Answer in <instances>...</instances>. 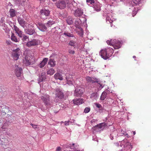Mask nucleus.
Instances as JSON below:
<instances>
[{"label":"nucleus","instance_id":"nucleus-1","mask_svg":"<svg viewBox=\"0 0 151 151\" xmlns=\"http://www.w3.org/2000/svg\"><path fill=\"white\" fill-rule=\"evenodd\" d=\"M113 52V49L110 47L107 49L101 50L99 52V55L102 58L106 60L111 57Z\"/></svg>","mask_w":151,"mask_h":151},{"label":"nucleus","instance_id":"nucleus-2","mask_svg":"<svg viewBox=\"0 0 151 151\" xmlns=\"http://www.w3.org/2000/svg\"><path fill=\"white\" fill-rule=\"evenodd\" d=\"M106 42L108 45L113 46L115 49L119 48L122 45V42L116 39H111L110 40H108Z\"/></svg>","mask_w":151,"mask_h":151},{"label":"nucleus","instance_id":"nucleus-3","mask_svg":"<svg viewBox=\"0 0 151 151\" xmlns=\"http://www.w3.org/2000/svg\"><path fill=\"white\" fill-rule=\"evenodd\" d=\"M69 3V0H59L56 2L55 5L58 8L63 9L65 8L66 5Z\"/></svg>","mask_w":151,"mask_h":151},{"label":"nucleus","instance_id":"nucleus-4","mask_svg":"<svg viewBox=\"0 0 151 151\" xmlns=\"http://www.w3.org/2000/svg\"><path fill=\"white\" fill-rule=\"evenodd\" d=\"M50 14V11L49 10L43 8L40 11V17L41 19L45 20L47 18Z\"/></svg>","mask_w":151,"mask_h":151},{"label":"nucleus","instance_id":"nucleus-5","mask_svg":"<svg viewBox=\"0 0 151 151\" xmlns=\"http://www.w3.org/2000/svg\"><path fill=\"white\" fill-rule=\"evenodd\" d=\"M24 29L25 33L28 35H32L36 33L35 29L32 24H28Z\"/></svg>","mask_w":151,"mask_h":151},{"label":"nucleus","instance_id":"nucleus-6","mask_svg":"<svg viewBox=\"0 0 151 151\" xmlns=\"http://www.w3.org/2000/svg\"><path fill=\"white\" fill-rule=\"evenodd\" d=\"M22 53L21 51L19 48L14 50L12 53L14 60H18L19 59V56L22 54Z\"/></svg>","mask_w":151,"mask_h":151},{"label":"nucleus","instance_id":"nucleus-7","mask_svg":"<svg viewBox=\"0 0 151 151\" xmlns=\"http://www.w3.org/2000/svg\"><path fill=\"white\" fill-rule=\"evenodd\" d=\"M107 126L106 123H102L93 127L92 129L95 132H99L103 130L105 127Z\"/></svg>","mask_w":151,"mask_h":151},{"label":"nucleus","instance_id":"nucleus-8","mask_svg":"<svg viewBox=\"0 0 151 151\" xmlns=\"http://www.w3.org/2000/svg\"><path fill=\"white\" fill-rule=\"evenodd\" d=\"M84 91V89L83 88L78 87L76 88L74 94L75 96L77 97L81 96L83 94Z\"/></svg>","mask_w":151,"mask_h":151},{"label":"nucleus","instance_id":"nucleus-9","mask_svg":"<svg viewBox=\"0 0 151 151\" xmlns=\"http://www.w3.org/2000/svg\"><path fill=\"white\" fill-rule=\"evenodd\" d=\"M41 99L46 106H48L50 105V102L49 96L48 95H46L42 96Z\"/></svg>","mask_w":151,"mask_h":151},{"label":"nucleus","instance_id":"nucleus-10","mask_svg":"<svg viewBox=\"0 0 151 151\" xmlns=\"http://www.w3.org/2000/svg\"><path fill=\"white\" fill-rule=\"evenodd\" d=\"M40 41L33 39L27 42L26 46L28 47H30L32 46H35L40 44Z\"/></svg>","mask_w":151,"mask_h":151},{"label":"nucleus","instance_id":"nucleus-11","mask_svg":"<svg viewBox=\"0 0 151 151\" xmlns=\"http://www.w3.org/2000/svg\"><path fill=\"white\" fill-rule=\"evenodd\" d=\"M81 23V21L80 19H76L75 22V26L78 28L80 30V34L81 36H82L83 34V29L80 26V24Z\"/></svg>","mask_w":151,"mask_h":151},{"label":"nucleus","instance_id":"nucleus-12","mask_svg":"<svg viewBox=\"0 0 151 151\" xmlns=\"http://www.w3.org/2000/svg\"><path fill=\"white\" fill-rule=\"evenodd\" d=\"M122 145L125 148L126 150H130L132 148V145L129 142H127V140H124L122 142Z\"/></svg>","mask_w":151,"mask_h":151},{"label":"nucleus","instance_id":"nucleus-13","mask_svg":"<svg viewBox=\"0 0 151 151\" xmlns=\"http://www.w3.org/2000/svg\"><path fill=\"white\" fill-rule=\"evenodd\" d=\"M23 63L26 66H28L33 64V63H32L30 61L29 56L27 55H25L24 58L23 60Z\"/></svg>","mask_w":151,"mask_h":151},{"label":"nucleus","instance_id":"nucleus-14","mask_svg":"<svg viewBox=\"0 0 151 151\" xmlns=\"http://www.w3.org/2000/svg\"><path fill=\"white\" fill-rule=\"evenodd\" d=\"M15 74L17 77H19L22 73V69L21 67H19L17 65H15Z\"/></svg>","mask_w":151,"mask_h":151},{"label":"nucleus","instance_id":"nucleus-15","mask_svg":"<svg viewBox=\"0 0 151 151\" xmlns=\"http://www.w3.org/2000/svg\"><path fill=\"white\" fill-rule=\"evenodd\" d=\"M17 19L20 25L24 29H25V28L26 27L27 25V22L24 21V19L21 18L19 17H17Z\"/></svg>","mask_w":151,"mask_h":151},{"label":"nucleus","instance_id":"nucleus-16","mask_svg":"<svg viewBox=\"0 0 151 151\" xmlns=\"http://www.w3.org/2000/svg\"><path fill=\"white\" fill-rule=\"evenodd\" d=\"M37 28L42 32H45L47 28L45 25L40 22H38L36 24Z\"/></svg>","mask_w":151,"mask_h":151},{"label":"nucleus","instance_id":"nucleus-17","mask_svg":"<svg viewBox=\"0 0 151 151\" xmlns=\"http://www.w3.org/2000/svg\"><path fill=\"white\" fill-rule=\"evenodd\" d=\"M55 95L56 97L59 99H62L64 96L63 93L59 88H57L55 90Z\"/></svg>","mask_w":151,"mask_h":151},{"label":"nucleus","instance_id":"nucleus-18","mask_svg":"<svg viewBox=\"0 0 151 151\" xmlns=\"http://www.w3.org/2000/svg\"><path fill=\"white\" fill-rule=\"evenodd\" d=\"M113 18L111 15V13H107L106 14V22L108 23H111L113 22ZM113 24H111V27H112Z\"/></svg>","mask_w":151,"mask_h":151},{"label":"nucleus","instance_id":"nucleus-19","mask_svg":"<svg viewBox=\"0 0 151 151\" xmlns=\"http://www.w3.org/2000/svg\"><path fill=\"white\" fill-rule=\"evenodd\" d=\"M86 80L88 83L90 84L96 82H98L97 79L93 77L87 76L86 78Z\"/></svg>","mask_w":151,"mask_h":151},{"label":"nucleus","instance_id":"nucleus-20","mask_svg":"<svg viewBox=\"0 0 151 151\" xmlns=\"http://www.w3.org/2000/svg\"><path fill=\"white\" fill-rule=\"evenodd\" d=\"M83 10L80 8H78L75 11L74 15L76 17H80L83 14Z\"/></svg>","mask_w":151,"mask_h":151},{"label":"nucleus","instance_id":"nucleus-21","mask_svg":"<svg viewBox=\"0 0 151 151\" xmlns=\"http://www.w3.org/2000/svg\"><path fill=\"white\" fill-rule=\"evenodd\" d=\"M14 30L15 31L16 33L18 36L20 37H22L23 35V32L15 25H14Z\"/></svg>","mask_w":151,"mask_h":151},{"label":"nucleus","instance_id":"nucleus-22","mask_svg":"<svg viewBox=\"0 0 151 151\" xmlns=\"http://www.w3.org/2000/svg\"><path fill=\"white\" fill-rule=\"evenodd\" d=\"M46 73L45 72H42L38 79V83L45 80L46 79Z\"/></svg>","mask_w":151,"mask_h":151},{"label":"nucleus","instance_id":"nucleus-23","mask_svg":"<svg viewBox=\"0 0 151 151\" xmlns=\"http://www.w3.org/2000/svg\"><path fill=\"white\" fill-rule=\"evenodd\" d=\"M73 101L75 105H78L83 103V99H76L73 100Z\"/></svg>","mask_w":151,"mask_h":151},{"label":"nucleus","instance_id":"nucleus-24","mask_svg":"<svg viewBox=\"0 0 151 151\" xmlns=\"http://www.w3.org/2000/svg\"><path fill=\"white\" fill-rule=\"evenodd\" d=\"M48 60V58H45L39 64V66L40 68H42L47 63Z\"/></svg>","mask_w":151,"mask_h":151},{"label":"nucleus","instance_id":"nucleus-25","mask_svg":"<svg viewBox=\"0 0 151 151\" xmlns=\"http://www.w3.org/2000/svg\"><path fill=\"white\" fill-rule=\"evenodd\" d=\"M95 10L96 11H99L101 10V6L99 2L95 3L93 6Z\"/></svg>","mask_w":151,"mask_h":151},{"label":"nucleus","instance_id":"nucleus-26","mask_svg":"<svg viewBox=\"0 0 151 151\" xmlns=\"http://www.w3.org/2000/svg\"><path fill=\"white\" fill-rule=\"evenodd\" d=\"M118 135L117 131L116 130L114 131L110 134V137L111 140H113L114 139V137H117Z\"/></svg>","mask_w":151,"mask_h":151},{"label":"nucleus","instance_id":"nucleus-27","mask_svg":"<svg viewBox=\"0 0 151 151\" xmlns=\"http://www.w3.org/2000/svg\"><path fill=\"white\" fill-rule=\"evenodd\" d=\"M9 12L11 17H13L16 16V11L13 9H11Z\"/></svg>","mask_w":151,"mask_h":151},{"label":"nucleus","instance_id":"nucleus-28","mask_svg":"<svg viewBox=\"0 0 151 151\" xmlns=\"http://www.w3.org/2000/svg\"><path fill=\"white\" fill-rule=\"evenodd\" d=\"M54 77L56 79H59L60 80H62L63 79L62 75L59 73H55L54 75Z\"/></svg>","mask_w":151,"mask_h":151},{"label":"nucleus","instance_id":"nucleus-29","mask_svg":"<svg viewBox=\"0 0 151 151\" xmlns=\"http://www.w3.org/2000/svg\"><path fill=\"white\" fill-rule=\"evenodd\" d=\"M98 96L99 95L97 93H93L91 95L90 98H91L93 100L96 99Z\"/></svg>","mask_w":151,"mask_h":151},{"label":"nucleus","instance_id":"nucleus-30","mask_svg":"<svg viewBox=\"0 0 151 151\" xmlns=\"http://www.w3.org/2000/svg\"><path fill=\"white\" fill-rule=\"evenodd\" d=\"M55 61L54 59H50L48 62V65H50L51 67H54L55 65Z\"/></svg>","mask_w":151,"mask_h":151},{"label":"nucleus","instance_id":"nucleus-31","mask_svg":"<svg viewBox=\"0 0 151 151\" xmlns=\"http://www.w3.org/2000/svg\"><path fill=\"white\" fill-rule=\"evenodd\" d=\"M107 94V93L104 91L102 92L100 97V100L101 101L104 100L106 98Z\"/></svg>","mask_w":151,"mask_h":151},{"label":"nucleus","instance_id":"nucleus-32","mask_svg":"<svg viewBox=\"0 0 151 151\" xmlns=\"http://www.w3.org/2000/svg\"><path fill=\"white\" fill-rule=\"evenodd\" d=\"M75 144L73 143L72 144L68 143L65 145V147L67 148H69L70 149H74L75 148Z\"/></svg>","mask_w":151,"mask_h":151},{"label":"nucleus","instance_id":"nucleus-33","mask_svg":"<svg viewBox=\"0 0 151 151\" xmlns=\"http://www.w3.org/2000/svg\"><path fill=\"white\" fill-rule=\"evenodd\" d=\"M55 73V71L52 68L50 69L47 72V74L50 76L52 75Z\"/></svg>","mask_w":151,"mask_h":151},{"label":"nucleus","instance_id":"nucleus-34","mask_svg":"<svg viewBox=\"0 0 151 151\" xmlns=\"http://www.w3.org/2000/svg\"><path fill=\"white\" fill-rule=\"evenodd\" d=\"M10 123L9 121H7L4 123L1 127V128L3 129H7L8 126L9 124Z\"/></svg>","mask_w":151,"mask_h":151},{"label":"nucleus","instance_id":"nucleus-35","mask_svg":"<svg viewBox=\"0 0 151 151\" xmlns=\"http://www.w3.org/2000/svg\"><path fill=\"white\" fill-rule=\"evenodd\" d=\"M66 21L67 23L69 25L72 24L73 23L72 18L70 17H69L67 18Z\"/></svg>","mask_w":151,"mask_h":151},{"label":"nucleus","instance_id":"nucleus-36","mask_svg":"<svg viewBox=\"0 0 151 151\" xmlns=\"http://www.w3.org/2000/svg\"><path fill=\"white\" fill-rule=\"evenodd\" d=\"M63 35L65 36L69 37H74V35L72 34L69 33L67 31L64 32Z\"/></svg>","mask_w":151,"mask_h":151},{"label":"nucleus","instance_id":"nucleus-37","mask_svg":"<svg viewBox=\"0 0 151 151\" xmlns=\"http://www.w3.org/2000/svg\"><path fill=\"white\" fill-rule=\"evenodd\" d=\"M86 2L89 6L92 5L93 6L95 3L94 0H86Z\"/></svg>","mask_w":151,"mask_h":151},{"label":"nucleus","instance_id":"nucleus-38","mask_svg":"<svg viewBox=\"0 0 151 151\" xmlns=\"http://www.w3.org/2000/svg\"><path fill=\"white\" fill-rule=\"evenodd\" d=\"M11 39L12 41L15 42H17L19 41V40L13 34H12L11 36Z\"/></svg>","mask_w":151,"mask_h":151},{"label":"nucleus","instance_id":"nucleus-39","mask_svg":"<svg viewBox=\"0 0 151 151\" xmlns=\"http://www.w3.org/2000/svg\"><path fill=\"white\" fill-rule=\"evenodd\" d=\"M55 23V22L54 21L49 20L47 23L46 25L48 27H50Z\"/></svg>","mask_w":151,"mask_h":151},{"label":"nucleus","instance_id":"nucleus-40","mask_svg":"<svg viewBox=\"0 0 151 151\" xmlns=\"http://www.w3.org/2000/svg\"><path fill=\"white\" fill-rule=\"evenodd\" d=\"M94 104L99 109V110H102V107L100 104L99 103H94Z\"/></svg>","mask_w":151,"mask_h":151},{"label":"nucleus","instance_id":"nucleus-41","mask_svg":"<svg viewBox=\"0 0 151 151\" xmlns=\"http://www.w3.org/2000/svg\"><path fill=\"white\" fill-rule=\"evenodd\" d=\"M68 45H70L71 46H73V47H75L76 46L75 42V41H73L72 40L70 41L68 43Z\"/></svg>","mask_w":151,"mask_h":151},{"label":"nucleus","instance_id":"nucleus-42","mask_svg":"<svg viewBox=\"0 0 151 151\" xmlns=\"http://www.w3.org/2000/svg\"><path fill=\"white\" fill-rule=\"evenodd\" d=\"M72 122H73L72 121L70 120L68 121H65L63 122V123H64V124L65 126L69 125L72 123Z\"/></svg>","mask_w":151,"mask_h":151},{"label":"nucleus","instance_id":"nucleus-43","mask_svg":"<svg viewBox=\"0 0 151 151\" xmlns=\"http://www.w3.org/2000/svg\"><path fill=\"white\" fill-rule=\"evenodd\" d=\"M90 111V108L86 107L84 109V111L85 113H87L89 112Z\"/></svg>","mask_w":151,"mask_h":151},{"label":"nucleus","instance_id":"nucleus-44","mask_svg":"<svg viewBox=\"0 0 151 151\" xmlns=\"http://www.w3.org/2000/svg\"><path fill=\"white\" fill-rule=\"evenodd\" d=\"M141 0H132L134 3L136 5H138L140 2Z\"/></svg>","mask_w":151,"mask_h":151},{"label":"nucleus","instance_id":"nucleus-45","mask_svg":"<svg viewBox=\"0 0 151 151\" xmlns=\"http://www.w3.org/2000/svg\"><path fill=\"white\" fill-rule=\"evenodd\" d=\"M23 36V38H22V40L23 42H24V41L27 40V39H29L28 37L26 35H24Z\"/></svg>","mask_w":151,"mask_h":151},{"label":"nucleus","instance_id":"nucleus-46","mask_svg":"<svg viewBox=\"0 0 151 151\" xmlns=\"http://www.w3.org/2000/svg\"><path fill=\"white\" fill-rule=\"evenodd\" d=\"M121 134H122L123 135L126 136L128 138L129 137L128 134L125 132H124V131L122 130H121Z\"/></svg>","mask_w":151,"mask_h":151},{"label":"nucleus","instance_id":"nucleus-47","mask_svg":"<svg viewBox=\"0 0 151 151\" xmlns=\"http://www.w3.org/2000/svg\"><path fill=\"white\" fill-rule=\"evenodd\" d=\"M30 125L32 126V127L35 129H37V125L34 124H33L32 123Z\"/></svg>","mask_w":151,"mask_h":151},{"label":"nucleus","instance_id":"nucleus-48","mask_svg":"<svg viewBox=\"0 0 151 151\" xmlns=\"http://www.w3.org/2000/svg\"><path fill=\"white\" fill-rule=\"evenodd\" d=\"M136 10V9L135 8V9H134V11L132 13V16L133 17H134L137 13Z\"/></svg>","mask_w":151,"mask_h":151},{"label":"nucleus","instance_id":"nucleus-49","mask_svg":"<svg viewBox=\"0 0 151 151\" xmlns=\"http://www.w3.org/2000/svg\"><path fill=\"white\" fill-rule=\"evenodd\" d=\"M68 52L70 54H73L75 53V51L71 50H69Z\"/></svg>","mask_w":151,"mask_h":151},{"label":"nucleus","instance_id":"nucleus-50","mask_svg":"<svg viewBox=\"0 0 151 151\" xmlns=\"http://www.w3.org/2000/svg\"><path fill=\"white\" fill-rule=\"evenodd\" d=\"M98 86L99 87V88L101 89L103 88V86H102V85L100 83H98Z\"/></svg>","mask_w":151,"mask_h":151},{"label":"nucleus","instance_id":"nucleus-51","mask_svg":"<svg viewBox=\"0 0 151 151\" xmlns=\"http://www.w3.org/2000/svg\"><path fill=\"white\" fill-rule=\"evenodd\" d=\"M4 22H5V21H4V18H1V20L0 21V24L2 23H4Z\"/></svg>","mask_w":151,"mask_h":151},{"label":"nucleus","instance_id":"nucleus-52","mask_svg":"<svg viewBox=\"0 0 151 151\" xmlns=\"http://www.w3.org/2000/svg\"><path fill=\"white\" fill-rule=\"evenodd\" d=\"M1 26H2V27H4V28H6V25L5 24V23L4 22L3 23H2L0 24Z\"/></svg>","mask_w":151,"mask_h":151},{"label":"nucleus","instance_id":"nucleus-53","mask_svg":"<svg viewBox=\"0 0 151 151\" xmlns=\"http://www.w3.org/2000/svg\"><path fill=\"white\" fill-rule=\"evenodd\" d=\"M56 151H60L61 150V148L60 147H57L56 149Z\"/></svg>","mask_w":151,"mask_h":151},{"label":"nucleus","instance_id":"nucleus-54","mask_svg":"<svg viewBox=\"0 0 151 151\" xmlns=\"http://www.w3.org/2000/svg\"><path fill=\"white\" fill-rule=\"evenodd\" d=\"M96 121V120L94 119H93L92 120H91L90 121V122L91 124H93Z\"/></svg>","mask_w":151,"mask_h":151},{"label":"nucleus","instance_id":"nucleus-55","mask_svg":"<svg viewBox=\"0 0 151 151\" xmlns=\"http://www.w3.org/2000/svg\"><path fill=\"white\" fill-rule=\"evenodd\" d=\"M6 43L8 45H10V44L11 43V42L10 41H6Z\"/></svg>","mask_w":151,"mask_h":151},{"label":"nucleus","instance_id":"nucleus-56","mask_svg":"<svg viewBox=\"0 0 151 151\" xmlns=\"http://www.w3.org/2000/svg\"><path fill=\"white\" fill-rule=\"evenodd\" d=\"M135 133H135V132H133V134H134V135H135Z\"/></svg>","mask_w":151,"mask_h":151},{"label":"nucleus","instance_id":"nucleus-57","mask_svg":"<svg viewBox=\"0 0 151 151\" xmlns=\"http://www.w3.org/2000/svg\"><path fill=\"white\" fill-rule=\"evenodd\" d=\"M133 58H136V56H134L133 57Z\"/></svg>","mask_w":151,"mask_h":151},{"label":"nucleus","instance_id":"nucleus-58","mask_svg":"<svg viewBox=\"0 0 151 151\" xmlns=\"http://www.w3.org/2000/svg\"><path fill=\"white\" fill-rule=\"evenodd\" d=\"M57 0H52V1H57Z\"/></svg>","mask_w":151,"mask_h":151},{"label":"nucleus","instance_id":"nucleus-59","mask_svg":"<svg viewBox=\"0 0 151 151\" xmlns=\"http://www.w3.org/2000/svg\"><path fill=\"white\" fill-rule=\"evenodd\" d=\"M41 1H45V0H41Z\"/></svg>","mask_w":151,"mask_h":151},{"label":"nucleus","instance_id":"nucleus-60","mask_svg":"<svg viewBox=\"0 0 151 151\" xmlns=\"http://www.w3.org/2000/svg\"><path fill=\"white\" fill-rule=\"evenodd\" d=\"M135 8L136 9V12H137V11H138V10H137V9H136V8Z\"/></svg>","mask_w":151,"mask_h":151},{"label":"nucleus","instance_id":"nucleus-61","mask_svg":"<svg viewBox=\"0 0 151 151\" xmlns=\"http://www.w3.org/2000/svg\"><path fill=\"white\" fill-rule=\"evenodd\" d=\"M106 121H107V118H106Z\"/></svg>","mask_w":151,"mask_h":151},{"label":"nucleus","instance_id":"nucleus-62","mask_svg":"<svg viewBox=\"0 0 151 151\" xmlns=\"http://www.w3.org/2000/svg\"><path fill=\"white\" fill-rule=\"evenodd\" d=\"M0 123L1 124V122H0Z\"/></svg>","mask_w":151,"mask_h":151}]
</instances>
